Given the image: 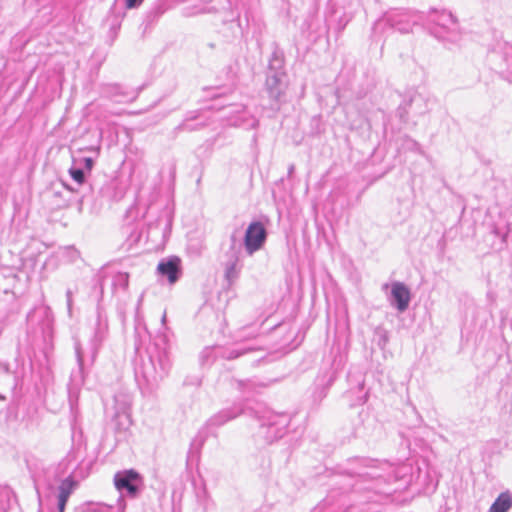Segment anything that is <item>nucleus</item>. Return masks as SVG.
<instances>
[{"label": "nucleus", "instance_id": "26", "mask_svg": "<svg viewBox=\"0 0 512 512\" xmlns=\"http://www.w3.org/2000/svg\"><path fill=\"white\" fill-rule=\"evenodd\" d=\"M237 259H235L234 261H231L229 263H227L226 265V269H225V275H226V278L229 280V281H233L235 278H237Z\"/></svg>", "mask_w": 512, "mask_h": 512}, {"label": "nucleus", "instance_id": "16", "mask_svg": "<svg viewBox=\"0 0 512 512\" xmlns=\"http://www.w3.org/2000/svg\"><path fill=\"white\" fill-rule=\"evenodd\" d=\"M208 124L207 118H204L202 114L198 111L189 112L184 120L175 127V133L183 132V131H196Z\"/></svg>", "mask_w": 512, "mask_h": 512}, {"label": "nucleus", "instance_id": "20", "mask_svg": "<svg viewBox=\"0 0 512 512\" xmlns=\"http://www.w3.org/2000/svg\"><path fill=\"white\" fill-rule=\"evenodd\" d=\"M512 508V496L502 492L490 506L489 512H508Z\"/></svg>", "mask_w": 512, "mask_h": 512}, {"label": "nucleus", "instance_id": "17", "mask_svg": "<svg viewBox=\"0 0 512 512\" xmlns=\"http://www.w3.org/2000/svg\"><path fill=\"white\" fill-rule=\"evenodd\" d=\"M159 274L166 276L170 283H175L179 278L180 260L178 257H171L162 260L157 267Z\"/></svg>", "mask_w": 512, "mask_h": 512}, {"label": "nucleus", "instance_id": "35", "mask_svg": "<svg viewBox=\"0 0 512 512\" xmlns=\"http://www.w3.org/2000/svg\"><path fill=\"white\" fill-rule=\"evenodd\" d=\"M166 321H167V315H166V311H164V313L161 317V324H162L164 330H167Z\"/></svg>", "mask_w": 512, "mask_h": 512}, {"label": "nucleus", "instance_id": "24", "mask_svg": "<svg viewBox=\"0 0 512 512\" xmlns=\"http://www.w3.org/2000/svg\"><path fill=\"white\" fill-rule=\"evenodd\" d=\"M217 357H220V347H206L200 354V360L202 364H209L213 362Z\"/></svg>", "mask_w": 512, "mask_h": 512}, {"label": "nucleus", "instance_id": "13", "mask_svg": "<svg viewBox=\"0 0 512 512\" xmlns=\"http://www.w3.org/2000/svg\"><path fill=\"white\" fill-rule=\"evenodd\" d=\"M101 93L104 97L116 103L132 102L137 97V92L128 90L119 84H105L101 88Z\"/></svg>", "mask_w": 512, "mask_h": 512}, {"label": "nucleus", "instance_id": "5", "mask_svg": "<svg viewBox=\"0 0 512 512\" xmlns=\"http://www.w3.org/2000/svg\"><path fill=\"white\" fill-rule=\"evenodd\" d=\"M28 333L33 334V341L41 338L45 349L52 345L54 333V317L48 306L40 305L35 307L27 315Z\"/></svg>", "mask_w": 512, "mask_h": 512}, {"label": "nucleus", "instance_id": "2", "mask_svg": "<svg viewBox=\"0 0 512 512\" xmlns=\"http://www.w3.org/2000/svg\"><path fill=\"white\" fill-rule=\"evenodd\" d=\"M417 22V16L412 11L391 9L375 21L371 37L374 41L379 42L395 31L408 34L412 32Z\"/></svg>", "mask_w": 512, "mask_h": 512}, {"label": "nucleus", "instance_id": "36", "mask_svg": "<svg viewBox=\"0 0 512 512\" xmlns=\"http://www.w3.org/2000/svg\"><path fill=\"white\" fill-rule=\"evenodd\" d=\"M203 442V439H200L199 441L197 439H194L191 443V449H193L196 445L201 446Z\"/></svg>", "mask_w": 512, "mask_h": 512}, {"label": "nucleus", "instance_id": "30", "mask_svg": "<svg viewBox=\"0 0 512 512\" xmlns=\"http://www.w3.org/2000/svg\"><path fill=\"white\" fill-rule=\"evenodd\" d=\"M83 169L84 171L87 170V171H91L93 166H94V160L90 157H85L83 158Z\"/></svg>", "mask_w": 512, "mask_h": 512}, {"label": "nucleus", "instance_id": "39", "mask_svg": "<svg viewBox=\"0 0 512 512\" xmlns=\"http://www.w3.org/2000/svg\"><path fill=\"white\" fill-rule=\"evenodd\" d=\"M293 170H294V166L292 165L289 167V174H291L293 172Z\"/></svg>", "mask_w": 512, "mask_h": 512}, {"label": "nucleus", "instance_id": "37", "mask_svg": "<svg viewBox=\"0 0 512 512\" xmlns=\"http://www.w3.org/2000/svg\"><path fill=\"white\" fill-rule=\"evenodd\" d=\"M368 475L373 477V478H381V476L379 474H377V473H369Z\"/></svg>", "mask_w": 512, "mask_h": 512}, {"label": "nucleus", "instance_id": "18", "mask_svg": "<svg viewBox=\"0 0 512 512\" xmlns=\"http://www.w3.org/2000/svg\"><path fill=\"white\" fill-rule=\"evenodd\" d=\"M261 350L258 346H247V345H238L235 348L232 349H222L220 347V357L227 360H234L237 359L243 355H246L251 352L259 351Z\"/></svg>", "mask_w": 512, "mask_h": 512}, {"label": "nucleus", "instance_id": "40", "mask_svg": "<svg viewBox=\"0 0 512 512\" xmlns=\"http://www.w3.org/2000/svg\"><path fill=\"white\" fill-rule=\"evenodd\" d=\"M5 400V397L0 394V401Z\"/></svg>", "mask_w": 512, "mask_h": 512}, {"label": "nucleus", "instance_id": "6", "mask_svg": "<svg viewBox=\"0 0 512 512\" xmlns=\"http://www.w3.org/2000/svg\"><path fill=\"white\" fill-rule=\"evenodd\" d=\"M490 68L508 81H512V45L497 41L487 54Z\"/></svg>", "mask_w": 512, "mask_h": 512}, {"label": "nucleus", "instance_id": "28", "mask_svg": "<svg viewBox=\"0 0 512 512\" xmlns=\"http://www.w3.org/2000/svg\"><path fill=\"white\" fill-rule=\"evenodd\" d=\"M11 492L7 489H0V512H5L8 508V504L5 500L9 501Z\"/></svg>", "mask_w": 512, "mask_h": 512}, {"label": "nucleus", "instance_id": "22", "mask_svg": "<svg viewBox=\"0 0 512 512\" xmlns=\"http://www.w3.org/2000/svg\"><path fill=\"white\" fill-rule=\"evenodd\" d=\"M129 285V274L126 272H118L113 276L112 288L114 292L119 290L126 291Z\"/></svg>", "mask_w": 512, "mask_h": 512}, {"label": "nucleus", "instance_id": "11", "mask_svg": "<svg viewBox=\"0 0 512 512\" xmlns=\"http://www.w3.org/2000/svg\"><path fill=\"white\" fill-rule=\"evenodd\" d=\"M69 174L75 182H77L79 185H82L81 196L78 199V204H77L78 211H80V212L83 211L85 205H88V204H90V209L93 210V204H92L93 189H92L91 185H87V186L84 185L85 184L84 169L82 168V166H80V167L72 166L69 169Z\"/></svg>", "mask_w": 512, "mask_h": 512}, {"label": "nucleus", "instance_id": "1", "mask_svg": "<svg viewBox=\"0 0 512 512\" xmlns=\"http://www.w3.org/2000/svg\"><path fill=\"white\" fill-rule=\"evenodd\" d=\"M169 338L165 331L159 332L148 349V357L136 369V378L152 390L165 378L171 368Z\"/></svg>", "mask_w": 512, "mask_h": 512}, {"label": "nucleus", "instance_id": "31", "mask_svg": "<svg viewBox=\"0 0 512 512\" xmlns=\"http://www.w3.org/2000/svg\"><path fill=\"white\" fill-rule=\"evenodd\" d=\"M143 0H126V8L133 9L141 5Z\"/></svg>", "mask_w": 512, "mask_h": 512}, {"label": "nucleus", "instance_id": "12", "mask_svg": "<svg viewBox=\"0 0 512 512\" xmlns=\"http://www.w3.org/2000/svg\"><path fill=\"white\" fill-rule=\"evenodd\" d=\"M228 121L230 125L241 127L244 129H254L258 126V119L248 113L245 106L238 104L228 113Z\"/></svg>", "mask_w": 512, "mask_h": 512}, {"label": "nucleus", "instance_id": "27", "mask_svg": "<svg viewBox=\"0 0 512 512\" xmlns=\"http://www.w3.org/2000/svg\"><path fill=\"white\" fill-rule=\"evenodd\" d=\"M75 352H76V358H77V363H78L79 368H78L77 372H74L72 374V377L74 379H76L77 376L82 378V371H83V356H82L81 348L79 346H76Z\"/></svg>", "mask_w": 512, "mask_h": 512}, {"label": "nucleus", "instance_id": "29", "mask_svg": "<svg viewBox=\"0 0 512 512\" xmlns=\"http://www.w3.org/2000/svg\"><path fill=\"white\" fill-rule=\"evenodd\" d=\"M241 232L240 229H235L230 237L231 240V248L234 249L238 244H241L240 240Z\"/></svg>", "mask_w": 512, "mask_h": 512}, {"label": "nucleus", "instance_id": "21", "mask_svg": "<svg viewBox=\"0 0 512 512\" xmlns=\"http://www.w3.org/2000/svg\"><path fill=\"white\" fill-rule=\"evenodd\" d=\"M76 485L77 482L72 477L65 478L58 487V498L68 500Z\"/></svg>", "mask_w": 512, "mask_h": 512}, {"label": "nucleus", "instance_id": "3", "mask_svg": "<svg viewBox=\"0 0 512 512\" xmlns=\"http://www.w3.org/2000/svg\"><path fill=\"white\" fill-rule=\"evenodd\" d=\"M289 423L290 416L286 413L264 411L255 417L257 427L255 436L265 443L271 444L286 434Z\"/></svg>", "mask_w": 512, "mask_h": 512}, {"label": "nucleus", "instance_id": "33", "mask_svg": "<svg viewBox=\"0 0 512 512\" xmlns=\"http://www.w3.org/2000/svg\"><path fill=\"white\" fill-rule=\"evenodd\" d=\"M409 148L415 149L419 153L421 152L420 145L416 141H414V140H410L409 141Z\"/></svg>", "mask_w": 512, "mask_h": 512}, {"label": "nucleus", "instance_id": "38", "mask_svg": "<svg viewBox=\"0 0 512 512\" xmlns=\"http://www.w3.org/2000/svg\"><path fill=\"white\" fill-rule=\"evenodd\" d=\"M142 298H143V295H141V296H140V298H139V300H138L137 310L139 309V306H140V304H141Z\"/></svg>", "mask_w": 512, "mask_h": 512}, {"label": "nucleus", "instance_id": "8", "mask_svg": "<svg viewBox=\"0 0 512 512\" xmlns=\"http://www.w3.org/2000/svg\"><path fill=\"white\" fill-rule=\"evenodd\" d=\"M109 337V323L107 315L102 309H97L96 320L92 327L90 346L92 357L95 358Z\"/></svg>", "mask_w": 512, "mask_h": 512}, {"label": "nucleus", "instance_id": "34", "mask_svg": "<svg viewBox=\"0 0 512 512\" xmlns=\"http://www.w3.org/2000/svg\"><path fill=\"white\" fill-rule=\"evenodd\" d=\"M67 501L68 500H63V499H59L58 498V510H59V512H64L65 506L67 504Z\"/></svg>", "mask_w": 512, "mask_h": 512}, {"label": "nucleus", "instance_id": "10", "mask_svg": "<svg viewBox=\"0 0 512 512\" xmlns=\"http://www.w3.org/2000/svg\"><path fill=\"white\" fill-rule=\"evenodd\" d=\"M265 89L271 100L270 108L278 111L281 98L287 89L286 74H267Z\"/></svg>", "mask_w": 512, "mask_h": 512}, {"label": "nucleus", "instance_id": "19", "mask_svg": "<svg viewBox=\"0 0 512 512\" xmlns=\"http://www.w3.org/2000/svg\"><path fill=\"white\" fill-rule=\"evenodd\" d=\"M267 74H286L284 71V56L278 49L273 51L269 59Z\"/></svg>", "mask_w": 512, "mask_h": 512}, {"label": "nucleus", "instance_id": "23", "mask_svg": "<svg viewBox=\"0 0 512 512\" xmlns=\"http://www.w3.org/2000/svg\"><path fill=\"white\" fill-rule=\"evenodd\" d=\"M195 496L198 505L203 509V511H206L208 509L211 498L205 484L195 489Z\"/></svg>", "mask_w": 512, "mask_h": 512}, {"label": "nucleus", "instance_id": "7", "mask_svg": "<svg viewBox=\"0 0 512 512\" xmlns=\"http://www.w3.org/2000/svg\"><path fill=\"white\" fill-rule=\"evenodd\" d=\"M114 485L121 494L118 499L119 510L124 512L125 501L122 496L127 495L130 498H136L142 490L143 478L134 469L123 470L114 475Z\"/></svg>", "mask_w": 512, "mask_h": 512}, {"label": "nucleus", "instance_id": "14", "mask_svg": "<svg viewBox=\"0 0 512 512\" xmlns=\"http://www.w3.org/2000/svg\"><path fill=\"white\" fill-rule=\"evenodd\" d=\"M411 293L407 286L401 282H395L391 288V304L400 312L405 311L410 303Z\"/></svg>", "mask_w": 512, "mask_h": 512}, {"label": "nucleus", "instance_id": "25", "mask_svg": "<svg viewBox=\"0 0 512 512\" xmlns=\"http://www.w3.org/2000/svg\"><path fill=\"white\" fill-rule=\"evenodd\" d=\"M236 388L242 392L244 395L249 396L252 394L256 389V384L250 380H235L234 381Z\"/></svg>", "mask_w": 512, "mask_h": 512}, {"label": "nucleus", "instance_id": "32", "mask_svg": "<svg viewBox=\"0 0 512 512\" xmlns=\"http://www.w3.org/2000/svg\"><path fill=\"white\" fill-rule=\"evenodd\" d=\"M66 299H67V307H68V310L70 311L71 307H72V291L70 289H68L66 291Z\"/></svg>", "mask_w": 512, "mask_h": 512}, {"label": "nucleus", "instance_id": "9", "mask_svg": "<svg viewBox=\"0 0 512 512\" xmlns=\"http://www.w3.org/2000/svg\"><path fill=\"white\" fill-rule=\"evenodd\" d=\"M267 231L263 223L254 221L246 229L243 244L248 255H253L265 244Z\"/></svg>", "mask_w": 512, "mask_h": 512}, {"label": "nucleus", "instance_id": "4", "mask_svg": "<svg viewBox=\"0 0 512 512\" xmlns=\"http://www.w3.org/2000/svg\"><path fill=\"white\" fill-rule=\"evenodd\" d=\"M428 21L431 34L440 41L456 43L460 40L458 20L450 11L433 9L429 12Z\"/></svg>", "mask_w": 512, "mask_h": 512}, {"label": "nucleus", "instance_id": "41", "mask_svg": "<svg viewBox=\"0 0 512 512\" xmlns=\"http://www.w3.org/2000/svg\"><path fill=\"white\" fill-rule=\"evenodd\" d=\"M99 285H100V289L102 290L103 289V285L101 282H99Z\"/></svg>", "mask_w": 512, "mask_h": 512}, {"label": "nucleus", "instance_id": "15", "mask_svg": "<svg viewBox=\"0 0 512 512\" xmlns=\"http://www.w3.org/2000/svg\"><path fill=\"white\" fill-rule=\"evenodd\" d=\"M243 413V408L239 404H234L229 408L222 409L218 413L214 414L207 421V425L210 427H220L237 418L239 415Z\"/></svg>", "mask_w": 512, "mask_h": 512}]
</instances>
